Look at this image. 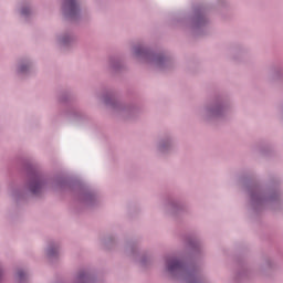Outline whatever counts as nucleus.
<instances>
[{"label": "nucleus", "mask_w": 283, "mask_h": 283, "mask_svg": "<svg viewBox=\"0 0 283 283\" xmlns=\"http://www.w3.org/2000/svg\"><path fill=\"white\" fill-rule=\"evenodd\" d=\"M182 268V262L177 259L168 260V271H178V269Z\"/></svg>", "instance_id": "obj_1"}, {"label": "nucleus", "mask_w": 283, "mask_h": 283, "mask_svg": "<svg viewBox=\"0 0 283 283\" xmlns=\"http://www.w3.org/2000/svg\"><path fill=\"white\" fill-rule=\"evenodd\" d=\"M66 6H67L71 14H74V12H76L77 7H76V1L75 0H66Z\"/></svg>", "instance_id": "obj_2"}, {"label": "nucleus", "mask_w": 283, "mask_h": 283, "mask_svg": "<svg viewBox=\"0 0 283 283\" xmlns=\"http://www.w3.org/2000/svg\"><path fill=\"white\" fill-rule=\"evenodd\" d=\"M40 189H41V184H36L35 186L31 187L32 193H39Z\"/></svg>", "instance_id": "obj_3"}, {"label": "nucleus", "mask_w": 283, "mask_h": 283, "mask_svg": "<svg viewBox=\"0 0 283 283\" xmlns=\"http://www.w3.org/2000/svg\"><path fill=\"white\" fill-rule=\"evenodd\" d=\"M18 277L21 280V277H23V272H18Z\"/></svg>", "instance_id": "obj_4"}, {"label": "nucleus", "mask_w": 283, "mask_h": 283, "mask_svg": "<svg viewBox=\"0 0 283 283\" xmlns=\"http://www.w3.org/2000/svg\"><path fill=\"white\" fill-rule=\"evenodd\" d=\"M22 14H28V11L27 10H22Z\"/></svg>", "instance_id": "obj_5"}, {"label": "nucleus", "mask_w": 283, "mask_h": 283, "mask_svg": "<svg viewBox=\"0 0 283 283\" xmlns=\"http://www.w3.org/2000/svg\"><path fill=\"white\" fill-rule=\"evenodd\" d=\"M21 72H25V69L21 67Z\"/></svg>", "instance_id": "obj_6"}]
</instances>
